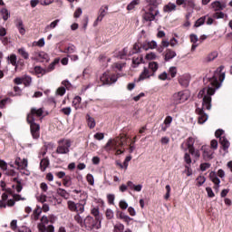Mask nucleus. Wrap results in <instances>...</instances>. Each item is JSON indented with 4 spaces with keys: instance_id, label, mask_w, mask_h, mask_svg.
<instances>
[{
    "instance_id": "f257e3e1",
    "label": "nucleus",
    "mask_w": 232,
    "mask_h": 232,
    "mask_svg": "<svg viewBox=\"0 0 232 232\" xmlns=\"http://www.w3.org/2000/svg\"><path fill=\"white\" fill-rule=\"evenodd\" d=\"M224 68V65H220L214 72L213 76L208 78L209 85L207 88V95L203 98L202 110H211V95H215L216 90H218L226 79Z\"/></svg>"
},
{
    "instance_id": "f03ea898",
    "label": "nucleus",
    "mask_w": 232,
    "mask_h": 232,
    "mask_svg": "<svg viewBox=\"0 0 232 232\" xmlns=\"http://www.w3.org/2000/svg\"><path fill=\"white\" fill-rule=\"evenodd\" d=\"M128 142V136L126 134H121L120 136L116 137L114 140H109L106 143L104 150L105 151H108L109 153H111V151H116L115 155H122L124 153V150L118 148H122V146H126Z\"/></svg>"
},
{
    "instance_id": "7ed1b4c3",
    "label": "nucleus",
    "mask_w": 232,
    "mask_h": 232,
    "mask_svg": "<svg viewBox=\"0 0 232 232\" xmlns=\"http://www.w3.org/2000/svg\"><path fill=\"white\" fill-rule=\"evenodd\" d=\"M157 70H159V63L157 62L149 63V67L143 68V71L139 78L135 80V82H140V81H146V79H150V77H155Z\"/></svg>"
},
{
    "instance_id": "20e7f679",
    "label": "nucleus",
    "mask_w": 232,
    "mask_h": 232,
    "mask_svg": "<svg viewBox=\"0 0 232 232\" xmlns=\"http://www.w3.org/2000/svg\"><path fill=\"white\" fill-rule=\"evenodd\" d=\"M70 148H72V140L62 139L58 141L56 153L58 155H68V153H70Z\"/></svg>"
},
{
    "instance_id": "39448f33",
    "label": "nucleus",
    "mask_w": 232,
    "mask_h": 232,
    "mask_svg": "<svg viewBox=\"0 0 232 232\" xmlns=\"http://www.w3.org/2000/svg\"><path fill=\"white\" fill-rule=\"evenodd\" d=\"M189 96L188 93H186L184 91H180L179 92H176L171 97V102L174 106H177L179 104H182V102H186Z\"/></svg>"
},
{
    "instance_id": "423d86ee",
    "label": "nucleus",
    "mask_w": 232,
    "mask_h": 232,
    "mask_svg": "<svg viewBox=\"0 0 232 232\" xmlns=\"http://www.w3.org/2000/svg\"><path fill=\"white\" fill-rule=\"evenodd\" d=\"M117 75L113 72H105L100 78L101 82L102 84H113V82H117Z\"/></svg>"
},
{
    "instance_id": "0eeeda50",
    "label": "nucleus",
    "mask_w": 232,
    "mask_h": 232,
    "mask_svg": "<svg viewBox=\"0 0 232 232\" xmlns=\"http://www.w3.org/2000/svg\"><path fill=\"white\" fill-rule=\"evenodd\" d=\"M44 113V110L43 108H40V109L32 108L30 111V113L26 117V121H35V117L39 119L43 117Z\"/></svg>"
},
{
    "instance_id": "6e6552de",
    "label": "nucleus",
    "mask_w": 232,
    "mask_h": 232,
    "mask_svg": "<svg viewBox=\"0 0 232 232\" xmlns=\"http://www.w3.org/2000/svg\"><path fill=\"white\" fill-rule=\"evenodd\" d=\"M28 124H30V130L33 139H39L41 137V126L35 121H27Z\"/></svg>"
},
{
    "instance_id": "1a4fd4ad",
    "label": "nucleus",
    "mask_w": 232,
    "mask_h": 232,
    "mask_svg": "<svg viewBox=\"0 0 232 232\" xmlns=\"http://www.w3.org/2000/svg\"><path fill=\"white\" fill-rule=\"evenodd\" d=\"M153 12H155L153 14ZM157 15H159V11H155V9L151 6H147V11H145V13L143 14L142 17L144 19V21H155V17H157Z\"/></svg>"
},
{
    "instance_id": "9d476101",
    "label": "nucleus",
    "mask_w": 232,
    "mask_h": 232,
    "mask_svg": "<svg viewBox=\"0 0 232 232\" xmlns=\"http://www.w3.org/2000/svg\"><path fill=\"white\" fill-rule=\"evenodd\" d=\"M31 59L32 61H41V63H50V55L43 51L34 53V56Z\"/></svg>"
},
{
    "instance_id": "9b49d317",
    "label": "nucleus",
    "mask_w": 232,
    "mask_h": 232,
    "mask_svg": "<svg viewBox=\"0 0 232 232\" xmlns=\"http://www.w3.org/2000/svg\"><path fill=\"white\" fill-rule=\"evenodd\" d=\"M201 150L203 151V159L204 160H211L213 159V150L209 146H202Z\"/></svg>"
},
{
    "instance_id": "f8f14e48",
    "label": "nucleus",
    "mask_w": 232,
    "mask_h": 232,
    "mask_svg": "<svg viewBox=\"0 0 232 232\" xmlns=\"http://www.w3.org/2000/svg\"><path fill=\"white\" fill-rule=\"evenodd\" d=\"M189 74H183L178 78L179 84L183 88H188L189 86Z\"/></svg>"
},
{
    "instance_id": "ddd939ff",
    "label": "nucleus",
    "mask_w": 232,
    "mask_h": 232,
    "mask_svg": "<svg viewBox=\"0 0 232 232\" xmlns=\"http://www.w3.org/2000/svg\"><path fill=\"white\" fill-rule=\"evenodd\" d=\"M196 113L198 115V123L199 124H204V122H206V121H208V114H206V112H204V109L197 108Z\"/></svg>"
},
{
    "instance_id": "4468645a",
    "label": "nucleus",
    "mask_w": 232,
    "mask_h": 232,
    "mask_svg": "<svg viewBox=\"0 0 232 232\" xmlns=\"http://www.w3.org/2000/svg\"><path fill=\"white\" fill-rule=\"evenodd\" d=\"M142 50L148 51V50H154V48H157V42L150 41V42H144L141 44Z\"/></svg>"
},
{
    "instance_id": "2eb2a0df",
    "label": "nucleus",
    "mask_w": 232,
    "mask_h": 232,
    "mask_svg": "<svg viewBox=\"0 0 232 232\" xmlns=\"http://www.w3.org/2000/svg\"><path fill=\"white\" fill-rule=\"evenodd\" d=\"M214 12H222L226 8V4L220 3V1H215L211 4Z\"/></svg>"
},
{
    "instance_id": "dca6fc26",
    "label": "nucleus",
    "mask_w": 232,
    "mask_h": 232,
    "mask_svg": "<svg viewBox=\"0 0 232 232\" xmlns=\"http://www.w3.org/2000/svg\"><path fill=\"white\" fill-rule=\"evenodd\" d=\"M177 57V53L171 49H167L165 51L164 60L166 62L171 61V59H175Z\"/></svg>"
},
{
    "instance_id": "f3484780",
    "label": "nucleus",
    "mask_w": 232,
    "mask_h": 232,
    "mask_svg": "<svg viewBox=\"0 0 232 232\" xmlns=\"http://www.w3.org/2000/svg\"><path fill=\"white\" fill-rule=\"evenodd\" d=\"M195 139L193 137H189L187 140V147L188 150V153H195Z\"/></svg>"
},
{
    "instance_id": "a211bd4d",
    "label": "nucleus",
    "mask_w": 232,
    "mask_h": 232,
    "mask_svg": "<svg viewBox=\"0 0 232 232\" xmlns=\"http://www.w3.org/2000/svg\"><path fill=\"white\" fill-rule=\"evenodd\" d=\"M177 10V5L171 2L164 5L163 12L166 14H171V12H175Z\"/></svg>"
},
{
    "instance_id": "6ab92c4d",
    "label": "nucleus",
    "mask_w": 232,
    "mask_h": 232,
    "mask_svg": "<svg viewBox=\"0 0 232 232\" xmlns=\"http://www.w3.org/2000/svg\"><path fill=\"white\" fill-rule=\"evenodd\" d=\"M50 166V159L44 158L40 161V169L41 171L44 172L46 171V169Z\"/></svg>"
},
{
    "instance_id": "aec40b11",
    "label": "nucleus",
    "mask_w": 232,
    "mask_h": 232,
    "mask_svg": "<svg viewBox=\"0 0 232 232\" xmlns=\"http://www.w3.org/2000/svg\"><path fill=\"white\" fill-rule=\"evenodd\" d=\"M117 218H121V220L125 221L127 224H130L133 218H130L129 216L124 215L121 211H117L116 213Z\"/></svg>"
},
{
    "instance_id": "412c9836",
    "label": "nucleus",
    "mask_w": 232,
    "mask_h": 232,
    "mask_svg": "<svg viewBox=\"0 0 232 232\" xmlns=\"http://www.w3.org/2000/svg\"><path fill=\"white\" fill-rule=\"evenodd\" d=\"M17 53L23 59H24V61H28V59H30V53L26 51L24 47L19 48L17 50Z\"/></svg>"
},
{
    "instance_id": "4be33fe9",
    "label": "nucleus",
    "mask_w": 232,
    "mask_h": 232,
    "mask_svg": "<svg viewBox=\"0 0 232 232\" xmlns=\"http://www.w3.org/2000/svg\"><path fill=\"white\" fill-rule=\"evenodd\" d=\"M219 144H221L224 151H227V150H229L230 143L226 137H221L219 139Z\"/></svg>"
},
{
    "instance_id": "5701e85b",
    "label": "nucleus",
    "mask_w": 232,
    "mask_h": 232,
    "mask_svg": "<svg viewBox=\"0 0 232 232\" xmlns=\"http://www.w3.org/2000/svg\"><path fill=\"white\" fill-rule=\"evenodd\" d=\"M14 164L18 166V169H26L28 168V160L24 159L22 161L16 160Z\"/></svg>"
},
{
    "instance_id": "b1692460",
    "label": "nucleus",
    "mask_w": 232,
    "mask_h": 232,
    "mask_svg": "<svg viewBox=\"0 0 232 232\" xmlns=\"http://www.w3.org/2000/svg\"><path fill=\"white\" fill-rule=\"evenodd\" d=\"M140 50H142V44L136 43V44H134L132 51L130 52L129 55H133L135 53H140Z\"/></svg>"
},
{
    "instance_id": "393cba45",
    "label": "nucleus",
    "mask_w": 232,
    "mask_h": 232,
    "mask_svg": "<svg viewBox=\"0 0 232 232\" xmlns=\"http://www.w3.org/2000/svg\"><path fill=\"white\" fill-rule=\"evenodd\" d=\"M16 28H18V32L19 34H21V35H24V34H26V29H24V24H23V20L21 19L17 20Z\"/></svg>"
},
{
    "instance_id": "a878e982",
    "label": "nucleus",
    "mask_w": 232,
    "mask_h": 232,
    "mask_svg": "<svg viewBox=\"0 0 232 232\" xmlns=\"http://www.w3.org/2000/svg\"><path fill=\"white\" fill-rule=\"evenodd\" d=\"M84 206H86V201L84 199L76 203V213H82L84 211Z\"/></svg>"
},
{
    "instance_id": "bb28decb",
    "label": "nucleus",
    "mask_w": 232,
    "mask_h": 232,
    "mask_svg": "<svg viewBox=\"0 0 232 232\" xmlns=\"http://www.w3.org/2000/svg\"><path fill=\"white\" fill-rule=\"evenodd\" d=\"M61 60L59 58H55L53 63L49 64V66L46 68L47 73H50V72H53L55 70V66L59 64V62Z\"/></svg>"
},
{
    "instance_id": "cd10ccee",
    "label": "nucleus",
    "mask_w": 232,
    "mask_h": 232,
    "mask_svg": "<svg viewBox=\"0 0 232 232\" xmlns=\"http://www.w3.org/2000/svg\"><path fill=\"white\" fill-rule=\"evenodd\" d=\"M86 121H87V124H88L90 130H93V128H95V126H96L95 119L92 118V116H90V114H87Z\"/></svg>"
},
{
    "instance_id": "c85d7f7f",
    "label": "nucleus",
    "mask_w": 232,
    "mask_h": 232,
    "mask_svg": "<svg viewBox=\"0 0 232 232\" xmlns=\"http://www.w3.org/2000/svg\"><path fill=\"white\" fill-rule=\"evenodd\" d=\"M57 193L60 195V197H63V198H65V200H68V198H70V193H68V191H66V189L64 188H59L57 189Z\"/></svg>"
},
{
    "instance_id": "c756f323",
    "label": "nucleus",
    "mask_w": 232,
    "mask_h": 232,
    "mask_svg": "<svg viewBox=\"0 0 232 232\" xmlns=\"http://www.w3.org/2000/svg\"><path fill=\"white\" fill-rule=\"evenodd\" d=\"M102 222V218H99V219H97V218H95L93 219L92 227H91V229H101Z\"/></svg>"
},
{
    "instance_id": "7c9ffc66",
    "label": "nucleus",
    "mask_w": 232,
    "mask_h": 232,
    "mask_svg": "<svg viewBox=\"0 0 232 232\" xmlns=\"http://www.w3.org/2000/svg\"><path fill=\"white\" fill-rule=\"evenodd\" d=\"M148 6H151L154 10L162 3V0H146Z\"/></svg>"
},
{
    "instance_id": "2f4dec72",
    "label": "nucleus",
    "mask_w": 232,
    "mask_h": 232,
    "mask_svg": "<svg viewBox=\"0 0 232 232\" xmlns=\"http://www.w3.org/2000/svg\"><path fill=\"white\" fill-rule=\"evenodd\" d=\"M63 185L65 188H70V186H72V177L70 175L64 176L63 179Z\"/></svg>"
},
{
    "instance_id": "473e14b6",
    "label": "nucleus",
    "mask_w": 232,
    "mask_h": 232,
    "mask_svg": "<svg viewBox=\"0 0 232 232\" xmlns=\"http://www.w3.org/2000/svg\"><path fill=\"white\" fill-rule=\"evenodd\" d=\"M34 72L36 73V75H46V73H48V71L41 66H35Z\"/></svg>"
},
{
    "instance_id": "72a5a7b5",
    "label": "nucleus",
    "mask_w": 232,
    "mask_h": 232,
    "mask_svg": "<svg viewBox=\"0 0 232 232\" xmlns=\"http://www.w3.org/2000/svg\"><path fill=\"white\" fill-rule=\"evenodd\" d=\"M60 21L61 20L56 19L53 22H52L49 25H46L45 32H50V30H53V28H55L57 26V24H59Z\"/></svg>"
},
{
    "instance_id": "f704fd0d",
    "label": "nucleus",
    "mask_w": 232,
    "mask_h": 232,
    "mask_svg": "<svg viewBox=\"0 0 232 232\" xmlns=\"http://www.w3.org/2000/svg\"><path fill=\"white\" fill-rule=\"evenodd\" d=\"M68 209L72 212H77V203L74 201L69 200L67 201Z\"/></svg>"
},
{
    "instance_id": "c9c22d12",
    "label": "nucleus",
    "mask_w": 232,
    "mask_h": 232,
    "mask_svg": "<svg viewBox=\"0 0 232 232\" xmlns=\"http://www.w3.org/2000/svg\"><path fill=\"white\" fill-rule=\"evenodd\" d=\"M91 213L97 220H99V218H102V216H101V212L99 211V207L92 208Z\"/></svg>"
},
{
    "instance_id": "e433bc0d",
    "label": "nucleus",
    "mask_w": 232,
    "mask_h": 232,
    "mask_svg": "<svg viewBox=\"0 0 232 232\" xmlns=\"http://www.w3.org/2000/svg\"><path fill=\"white\" fill-rule=\"evenodd\" d=\"M143 61V58L142 56L139 57V56H134L132 58V65H133V68H137V66H139V64H140V63H142Z\"/></svg>"
},
{
    "instance_id": "4c0bfd02",
    "label": "nucleus",
    "mask_w": 232,
    "mask_h": 232,
    "mask_svg": "<svg viewBox=\"0 0 232 232\" xmlns=\"http://www.w3.org/2000/svg\"><path fill=\"white\" fill-rule=\"evenodd\" d=\"M41 213H43V209L40 208L39 206L36 207V208L33 212L34 220H37L39 217H41Z\"/></svg>"
},
{
    "instance_id": "58836bf2",
    "label": "nucleus",
    "mask_w": 232,
    "mask_h": 232,
    "mask_svg": "<svg viewBox=\"0 0 232 232\" xmlns=\"http://www.w3.org/2000/svg\"><path fill=\"white\" fill-rule=\"evenodd\" d=\"M93 218L91 216H87L85 219L83 220V224L86 226V227H92V222H93Z\"/></svg>"
},
{
    "instance_id": "ea45409f",
    "label": "nucleus",
    "mask_w": 232,
    "mask_h": 232,
    "mask_svg": "<svg viewBox=\"0 0 232 232\" xmlns=\"http://www.w3.org/2000/svg\"><path fill=\"white\" fill-rule=\"evenodd\" d=\"M137 5H140V0H132L128 5H127V10L130 11L137 6Z\"/></svg>"
},
{
    "instance_id": "a19ab883",
    "label": "nucleus",
    "mask_w": 232,
    "mask_h": 232,
    "mask_svg": "<svg viewBox=\"0 0 232 232\" xmlns=\"http://www.w3.org/2000/svg\"><path fill=\"white\" fill-rule=\"evenodd\" d=\"M217 57H218V53L217 52H212L210 53L208 57H207V61L208 63H211V61H215V59H217Z\"/></svg>"
},
{
    "instance_id": "79ce46f5",
    "label": "nucleus",
    "mask_w": 232,
    "mask_h": 232,
    "mask_svg": "<svg viewBox=\"0 0 232 232\" xmlns=\"http://www.w3.org/2000/svg\"><path fill=\"white\" fill-rule=\"evenodd\" d=\"M206 23V16H202L198 19L194 24L195 28H198V26H202Z\"/></svg>"
},
{
    "instance_id": "37998d69",
    "label": "nucleus",
    "mask_w": 232,
    "mask_h": 232,
    "mask_svg": "<svg viewBox=\"0 0 232 232\" xmlns=\"http://www.w3.org/2000/svg\"><path fill=\"white\" fill-rule=\"evenodd\" d=\"M1 14H2L4 21H8V17H10V13L8 12V9L2 8Z\"/></svg>"
},
{
    "instance_id": "c03bdc74",
    "label": "nucleus",
    "mask_w": 232,
    "mask_h": 232,
    "mask_svg": "<svg viewBox=\"0 0 232 232\" xmlns=\"http://www.w3.org/2000/svg\"><path fill=\"white\" fill-rule=\"evenodd\" d=\"M113 232H124V226L122 223L114 225Z\"/></svg>"
},
{
    "instance_id": "a18cd8bd",
    "label": "nucleus",
    "mask_w": 232,
    "mask_h": 232,
    "mask_svg": "<svg viewBox=\"0 0 232 232\" xmlns=\"http://www.w3.org/2000/svg\"><path fill=\"white\" fill-rule=\"evenodd\" d=\"M82 101V99L81 98V96H76L72 101V106H74V108L77 110V108H79V104H81Z\"/></svg>"
},
{
    "instance_id": "49530a36",
    "label": "nucleus",
    "mask_w": 232,
    "mask_h": 232,
    "mask_svg": "<svg viewBox=\"0 0 232 232\" xmlns=\"http://www.w3.org/2000/svg\"><path fill=\"white\" fill-rule=\"evenodd\" d=\"M8 59L13 66H17V56L15 54H11Z\"/></svg>"
},
{
    "instance_id": "de8ad7c7",
    "label": "nucleus",
    "mask_w": 232,
    "mask_h": 232,
    "mask_svg": "<svg viewBox=\"0 0 232 232\" xmlns=\"http://www.w3.org/2000/svg\"><path fill=\"white\" fill-rule=\"evenodd\" d=\"M86 180L90 186H93L95 184V179L93 178V175L87 174Z\"/></svg>"
},
{
    "instance_id": "09e8293b",
    "label": "nucleus",
    "mask_w": 232,
    "mask_h": 232,
    "mask_svg": "<svg viewBox=\"0 0 232 232\" xmlns=\"http://www.w3.org/2000/svg\"><path fill=\"white\" fill-rule=\"evenodd\" d=\"M23 84H24V86H30L32 84V77L30 76L23 77Z\"/></svg>"
},
{
    "instance_id": "8fccbe9b",
    "label": "nucleus",
    "mask_w": 232,
    "mask_h": 232,
    "mask_svg": "<svg viewBox=\"0 0 232 232\" xmlns=\"http://www.w3.org/2000/svg\"><path fill=\"white\" fill-rule=\"evenodd\" d=\"M169 73L172 79H175V77H177V67L175 66L170 67L169 69Z\"/></svg>"
},
{
    "instance_id": "3c124183",
    "label": "nucleus",
    "mask_w": 232,
    "mask_h": 232,
    "mask_svg": "<svg viewBox=\"0 0 232 232\" xmlns=\"http://www.w3.org/2000/svg\"><path fill=\"white\" fill-rule=\"evenodd\" d=\"M126 55H128V48L127 47L123 48L122 51H120L118 53V57H120V59H124V57H126Z\"/></svg>"
},
{
    "instance_id": "603ef678",
    "label": "nucleus",
    "mask_w": 232,
    "mask_h": 232,
    "mask_svg": "<svg viewBox=\"0 0 232 232\" xmlns=\"http://www.w3.org/2000/svg\"><path fill=\"white\" fill-rule=\"evenodd\" d=\"M197 186L200 187L204 184V182H206V177L204 176H198L197 178Z\"/></svg>"
},
{
    "instance_id": "864d4df0",
    "label": "nucleus",
    "mask_w": 232,
    "mask_h": 232,
    "mask_svg": "<svg viewBox=\"0 0 232 232\" xmlns=\"http://www.w3.org/2000/svg\"><path fill=\"white\" fill-rule=\"evenodd\" d=\"M105 217H106L107 220H111V218H113V210L108 208L105 212Z\"/></svg>"
},
{
    "instance_id": "5fc2aeb1",
    "label": "nucleus",
    "mask_w": 232,
    "mask_h": 232,
    "mask_svg": "<svg viewBox=\"0 0 232 232\" xmlns=\"http://www.w3.org/2000/svg\"><path fill=\"white\" fill-rule=\"evenodd\" d=\"M184 160H185L187 166H191V156L189 155V153H188V152L185 153Z\"/></svg>"
},
{
    "instance_id": "6e6d98bb",
    "label": "nucleus",
    "mask_w": 232,
    "mask_h": 232,
    "mask_svg": "<svg viewBox=\"0 0 232 232\" xmlns=\"http://www.w3.org/2000/svg\"><path fill=\"white\" fill-rule=\"evenodd\" d=\"M81 15H82V9L81 7H78V8L75 10L74 14H73V17H74L75 19H79V17H81Z\"/></svg>"
},
{
    "instance_id": "4d7b16f0",
    "label": "nucleus",
    "mask_w": 232,
    "mask_h": 232,
    "mask_svg": "<svg viewBox=\"0 0 232 232\" xmlns=\"http://www.w3.org/2000/svg\"><path fill=\"white\" fill-rule=\"evenodd\" d=\"M145 59H147V61H154V59H157V54H155V53H147Z\"/></svg>"
},
{
    "instance_id": "13d9d810",
    "label": "nucleus",
    "mask_w": 232,
    "mask_h": 232,
    "mask_svg": "<svg viewBox=\"0 0 232 232\" xmlns=\"http://www.w3.org/2000/svg\"><path fill=\"white\" fill-rule=\"evenodd\" d=\"M64 93H66V88H64V87H59L56 91V94L60 95L61 97H63V95H64Z\"/></svg>"
},
{
    "instance_id": "bf43d9fd",
    "label": "nucleus",
    "mask_w": 232,
    "mask_h": 232,
    "mask_svg": "<svg viewBox=\"0 0 232 232\" xmlns=\"http://www.w3.org/2000/svg\"><path fill=\"white\" fill-rule=\"evenodd\" d=\"M61 112L63 113V115H70L72 113V108L71 107H65L61 110Z\"/></svg>"
},
{
    "instance_id": "052dcab7",
    "label": "nucleus",
    "mask_w": 232,
    "mask_h": 232,
    "mask_svg": "<svg viewBox=\"0 0 232 232\" xmlns=\"http://www.w3.org/2000/svg\"><path fill=\"white\" fill-rule=\"evenodd\" d=\"M10 226H11V229L13 231H17L19 229V228H17V220H15V219L11 221Z\"/></svg>"
},
{
    "instance_id": "680f3d73",
    "label": "nucleus",
    "mask_w": 232,
    "mask_h": 232,
    "mask_svg": "<svg viewBox=\"0 0 232 232\" xmlns=\"http://www.w3.org/2000/svg\"><path fill=\"white\" fill-rule=\"evenodd\" d=\"M209 168H211V164H209V163H201L200 164L201 171H206V169H209Z\"/></svg>"
},
{
    "instance_id": "e2e57ef3",
    "label": "nucleus",
    "mask_w": 232,
    "mask_h": 232,
    "mask_svg": "<svg viewBox=\"0 0 232 232\" xmlns=\"http://www.w3.org/2000/svg\"><path fill=\"white\" fill-rule=\"evenodd\" d=\"M74 52H75L74 45L68 46L67 48H65V51H64L65 53H73Z\"/></svg>"
},
{
    "instance_id": "0e129e2a",
    "label": "nucleus",
    "mask_w": 232,
    "mask_h": 232,
    "mask_svg": "<svg viewBox=\"0 0 232 232\" xmlns=\"http://www.w3.org/2000/svg\"><path fill=\"white\" fill-rule=\"evenodd\" d=\"M94 139L96 140H102V139H104V133L97 132L96 134H94Z\"/></svg>"
},
{
    "instance_id": "69168bd1",
    "label": "nucleus",
    "mask_w": 232,
    "mask_h": 232,
    "mask_svg": "<svg viewBox=\"0 0 232 232\" xmlns=\"http://www.w3.org/2000/svg\"><path fill=\"white\" fill-rule=\"evenodd\" d=\"M108 10V5L105 6H102L100 8V15H102V17H104L106 15V11Z\"/></svg>"
},
{
    "instance_id": "338daca9",
    "label": "nucleus",
    "mask_w": 232,
    "mask_h": 232,
    "mask_svg": "<svg viewBox=\"0 0 232 232\" xmlns=\"http://www.w3.org/2000/svg\"><path fill=\"white\" fill-rule=\"evenodd\" d=\"M119 206L121 209H128V203L124 200H121Z\"/></svg>"
},
{
    "instance_id": "774afa93",
    "label": "nucleus",
    "mask_w": 232,
    "mask_h": 232,
    "mask_svg": "<svg viewBox=\"0 0 232 232\" xmlns=\"http://www.w3.org/2000/svg\"><path fill=\"white\" fill-rule=\"evenodd\" d=\"M17 231L18 232H32V230H30V228H28L27 227H21L18 228Z\"/></svg>"
}]
</instances>
